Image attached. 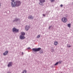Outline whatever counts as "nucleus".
Masks as SVG:
<instances>
[{
  "instance_id": "4be33fe9",
  "label": "nucleus",
  "mask_w": 73,
  "mask_h": 73,
  "mask_svg": "<svg viewBox=\"0 0 73 73\" xmlns=\"http://www.w3.org/2000/svg\"><path fill=\"white\" fill-rule=\"evenodd\" d=\"M63 5L62 4H61V5H60V7H63Z\"/></svg>"
},
{
  "instance_id": "a211bd4d",
  "label": "nucleus",
  "mask_w": 73,
  "mask_h": 73,
  "mask_svg": "<svg viewBox=\"0 0 73 73\" xmlns=\"http://www.w3.org/2000/svg\"><path fill=\"white\" fill-rule=\"evenodd\" d=\"M21 4V1H19V4L20 5V4Z\"/></svg>"
},
{
  "instance_id": "ddd939ff",
  "label": "nucleus",
  "mask_w": 73,
  "mask_h": 73,
  "mask_svg": "<svg viewBox=\"0 0 73 73\" xmlns=\"http://www.w3.org/2000/svg\"><path fill=\"white\" fill-rule=\"evenodd\" d=\"M21 35H22L23 36H24V35H25V33H24V32H21Z\"/></svg>"
},
{
  "instance_id": "1a4fd4ad",
  "label": "nucleus",
  "mask_w": 73,
  "mask_h": 73,
  "mask_svg": "<svg viewBox=\"0 0 73 73\" xmlns=\"http://www.w3.org/2000/svg\"><path fill=\"white\" fill-rule=\"evenodd\" d=\"M28 19H33L34 17L32 16L31 15H29L28 16Z\"/></svg>"
},
{
  "instance_id": "2eb2a0df",
  "label": "nucleus",
  "mask_w": 73,
  "mask_h": 73,
  "mask_svg": "<svg viewBox=\"0 0 73 73\" xmlns=\"http://www.w3.org/2000/svg\"><path fill=\"white\" fill-rule=\"evenodd\" d=\"M40 37V35H38L36 37L37 38H39Z\"/></svg>"
},
{
  "instance_id": "6e6552de",
  "label": "nucleus",
  "mask_w": 73,
  "mask_h": 73,
  "mask_svg": "<svg viewBox=\"0 0 73 73\" xmlns=\"http://www.w3.org/2000/svg\"><path fill=\"white\" fill-rule=\"evenodd\" d=\"M20 38L21 39H24L25 38V37L24 36H23V35H20Z\"/></svg>"
},
{
  "instance_id": "aec40b11",
  "label": "nucleus",
  "mask_w": 73,
  "mask_h": 73,
  "mask_svg": "<svg viewBox=\"0 0 73 73\" xmlns=\"http://www.w3.org/2000/svg\"><path fill=\"white\" fill-rule=\"evenodd\" d=\"M71 46H67V47H70Z\"/></svg>"
},
{
  "instance_id": "393cba45",
  "label": "nucleus",
  "mask_w": 73,
  "mask_h": 73,
  "mask_svg": "<svg viewBox=\"0 0 73 73\" xmlns=\"http://www.w3.org/2000/svg\"><path fill=\"white\" fill-rule=\"evenodd\" d=\"M43 15L44 16H45V14H43Z\"/></svg>"
},
{
  "instance_id": "f3484780",
  "label": "nucleus",
  "mask_w": 73,
  "mask_h": 73,
  "mask_svg": "<svg viewBox=\"0 0 73 73\" xmlns=\"http://www.w3.org/2000/svg\"><path fill=\"white\" fill-rule=\"evenodd\" d=\"M58 63H59V62H57V63H55V66H56V65H57V64H58Z\"/></svg>"
},
{
  "instance_id": "9d476101",
  "label": "nucleus",
  "mask_w": 73,
  "mask_h": 73,
  "mask_svg": "<svg viewBox=\"0 0 73 73\" xmlns=\"http://www.w3.org/2000/svg\"><path fill=\"white\" fill-rule=\"evenodd\" d=\"M19 20V19L17 18H15V20L13 21V22H17Z\"/></svg>"
},
{
  "instance_id": "f03ea898",
  "label": "nucleus",
  "mask_w": 73,
  "mask_h": 73,
  "mask_svg": "<svg viewBox=\"0 0 73 73\" xmlns=\"http://www.w3.org/2000/svg\"><path fill=\"white\" fill-rule=\"evenodd\" d=\"M12 31L14 33H17L19 32V29H17L16 28L14 27L12 29Z\"/></svg>"
},
{
  "instance_id": "b1692460",
  "label": "nucleus",
  "mask_w": 73,
  "mask_h": 73,
  "mask_svg": "<svg viewBox=\"0 0 73 73\" xmlns=\"http://www.w3.org/2000/svg\"><path fill=\"white\" fill-rule=\"evenodd\" d=\"M7 73H11V72H7Z\"/></svg>"
},
{
  "instance_id": "20e7f679",
  "label": "nucleus",
  "mask_w": 73,
  "mask_h": 73,
  "mask_svg": "<svg viewBox=\"0 0 73 73\" xmlns=\"http://www.w3.org/2000/svg\"><path fill=\"white\" fill-rule=\"evenodd\" d=\"M62 20L63 22L66 23L67 21V19L66 17H63V18L62 19Z\"/></svg>"
},
{
  "instance_id": "6ab92c4d",
  "label": "nucleus",
  "mask_w": 73,
  "mask_h": 73,
  "mask_svg": "<svg viewBox=\"0 0 73 73\" xmlns=\"http://www.w3.org/2000/svg\"><path fill=\"white\" fill-rule=\"evenodd\" d=\"M27 49H28L29 50H30L31 48H30V47H28V48H27Z\"/></svg>"
},
{
  "instance_id": "412c9836",
  "label": "nucleus",
  "mask_w": 73,
  "mask_h": 73,
  "mask_svg": "<svg viewBox=\"0 0 73 73\" xmlns=\"http://www.w3.org/2000/svg\"><path fill=\"white\" fill-rule=\"evenodd\" d=\"M59 62L60 63V64L61 63L62 61H59Z\"/></svg>"
},
{
  "instance_id": "7ed1b4c3",
  "label": "nucleus",
  "mask_w": 73,
  "mask_h": 73,
  "mask_svg": "<svg viewBox=\"0 0 73 73\" xmlns=\"http://www.w3.org/2000/svg\"><path fill=\"white\" fill-rule=\"evenodd\" d=\"M45 0H39V4H40V5H43V3H45Z\"/></svg>"
},
{
  "instance_id": "bb28decb",
  "label": "nucleus",
  "mask_w": 73,
  "mask_h": 73,
  "mask_svg": "<svg viewBox=\"0 0 73 73\" xmlns=\"http://www.w3.org/2000/svg\"><path fill=\"white\" fill-rule=\"evenodd\" d=\"M52 52L53 51H54V50H52Z\"/></svg>"
},
{
  "instance_id": "f257e3e1",
  "label": "nucleus",
  "mask_w": 73,
  "mask_h": 73,
  "mask_svg": "<svg viewBox=\"0 0 73 73\" xmlns=\"http://www.w3.org/2000/svg\"><path fill=\"white\" fill-rule=\"evenodd\" d=\"M12 1L11 3V4L12 7L14 8L15 7H17L19 6V1H15V0H10Z\"/></svg>"
},
{
  "instance_id": "f8f14e48",
  "label": "nucleus",
  "mask_w": 73,
  "mask_h": 73,
  "mask_svg": "<svg viewBox=\"0 0 73 73\" xmlns=\"http://www.w3.org/2000/svg\"><path fill=\"white\" fill-rule=\"evenodd\" d=\"M8 52V51H6L4 53H3V56H5V55H7Z\"/></svg>"
},
{
  "instance_id": "0eeeda50",
  "label": "nucleus",
  "mask_w": 73,
  "mask_h": 73,
  "mask_svg": "<svg viewBox=\"0 0 73 73\" xmlns=\"http://www.w3.org/2000/svg\"><path fill=\"white\" fill-rule=\"evenodd\" d=\"M12 66V62H9L7 65L8 67H10V66Z\"/></svg>"
},
{
  "instance_id": "9b49d317",
  "label": "nucleus",
  "mask_w": 73,
  "mask_h": 73,
  "mask_svg": "<svg viewBox=\"0 0 73 73\" xmlns=\"http://www.w3.org/2000/svg\"><path fill=\"white\" fill-rule=\"evenodd\" d=\"M58 43V42H57V41H54V45H57Z\"/></svg>"
},
{
  "instance_id": "4468645a",
  "label": "nucleus",
  "mask_w": 73,
  "mask_h": 73,
  "mask_svg": "<svg viewBox=\"0 0 73 73\" xmlns=\"http://www.w3.org/2000/svg\"><path fill=\"white\" fill-rule=\"evenodd\" d=\"M68 27H69V28H70V26H71V25L70 24V23H69V24H68L67 25Z\"/></svg>"
},
{
  "instance_id": "39448f33",
  "label": "nucleus",
  "mask_w": 73,
  "mask_h": 73,
  "mask_svg": "<svg viewBox=\"0 0 73 73\" xmlns=\"http://www.w3.org/2000/svg\"><path fill=\"white\" fill-rule=\"evenodd\" d=\"M41 48H33V51H34L35 52V51H39L41 50Z\"/></svg>"
},
{
  "instance_id": "5701e85b",
  "label": "nucleus",
  "mask_w": 73,
  "mask_h": 73,
  "mask_svg": "<svg viewBox=\"0 0 73 73\" xmlns=\"http://www.w3.org/2000/svg\"><path fill=\"white\" fill-rule=\"evenodd\" d=\"M51 27H52L51 26H49V29H50Z\"/></svg>"
},
{
  "instance_id": "dca6fc26",
  "label": "nucleus",
  "mask_w": 73,
  "mask_h": 73,
  "mask_svg": "<svg viewBox=\"0 0 73 73\" xmlns=\"http://www.w3.org/2000/svg\"><path fill=\"white\" fill-rule=\"evenodd\" d=\"M55 0H50L51 2H54L55 1Z\"/></svg>"
},
{
  "instance_id": "423d86ee",
  "label": "nucleus",
  "mask_w": 73,
  "mask_h": 73,
  "mask_svg": "<svg viewBox=\"0 0 73 73\" xmlns=\"http://www.w3.org/2000/svg\"><path fill=\"white\" fill-rule=\"evenodd\" d=\"M30 28V26H28V25H27L25 27V29L26 30V31H28V29Z\"/></svg>"
},
{
  "instance_id": "a878e982",
  "label": "nucleus",
  "mask_w": 73,
  "mask_h": 73,
  "mask_svg": "<svg viewBox=\"0 0 73 73\" xmlns=\"http://www.w3.org/2000/svg\"><path fill=\"white\" fill-rule=\"evenodd\" d=\"M22 55H23V52H22Z\"/></svg>"
}]
</instances>
